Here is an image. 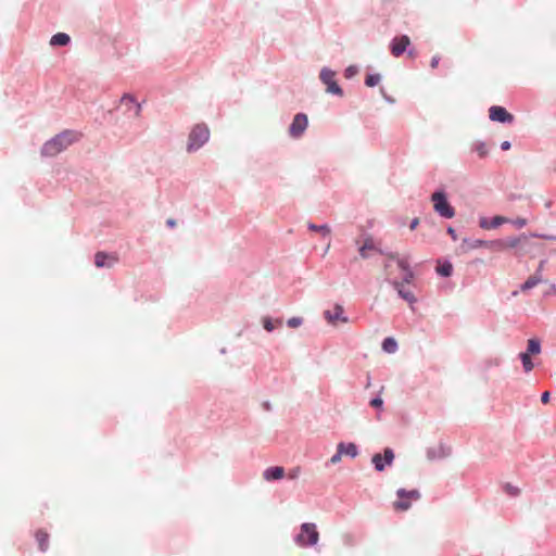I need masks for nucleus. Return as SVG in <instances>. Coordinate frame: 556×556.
Listing matches in <instances>:
<instances>
[{
  "mask_svg": "<svg viewBox=\"0 0 556 556\" xmlns=\"http://www.w3.org/2000/svg\"><path fill=\"white\" fill-rule=\"evenodd\" d=\"M388 258L391 261H396L399 268L404 271V277L402 281L391 280V264L388 262L384 265L387 278L390 280L392 286L397 291L399 295L405 300L409 305L416 303L417 299L414 295L413 291L406 288V285H410L414 281L415 275L413 270L409 268L408 262L405 258H399L395 254H388Z\"/></svg>",
  "mask_w": 556,
  "mask_h": 556,
  "instance_id": "f257e3e1",
  "label": "nucleus"
},
{
  "mask_svg": "<svg viewBox=\"0 0 556 556\" xmlns=\"http://www.w3.org/2000/svg\"><path fill=\"white\" fill-rule=\"evenodd\" d=\"M81 135L77 131L65 130L53 137L51 140L47 141L42 146L41 153L42 155L49 157L55 156L72 143L78 141Z\"/></svg>",
  "mask_w": 556,
  "mask_h": 556,
  "instance_id": "f03ea898",
  "label": "nucleus"
},
{
  "mask_svg": "<svg viewBox=\"0 0 556 556\" xmlns=\"http://www.w3.org/2000/svg\"><path fill=\"white\" fill-rule=\"evenodd\" d=\"M319 540V532L315 523L305 522L301 525L300 532L294 538L295 543L301 546H313Z\"/></svg>",
  "mask_w": 556,
  "mask_h": 556,
  "instance_id": "7ed1b4c3",
  "label": "nucleus"
},
{
  "mask_svg": "<svg viewBox=\"0 0 556 556\" xmlns=\"http://www.w3.org/2000/svg\"><path fill=\"white\" fill-rule=\"evenodd\" d=\"M210 138V129L205 124L195 125L190 134L187 144V151L193 152L200 149Z\"/></svg>",
  "mask_w": 556,
  "mask_h": 556,
  "instance_id": "20e7f679",
  "label": "nucleus"
},
{
  "mask_svg": "<svg viewBox=\"0 0 556 556\" xmlns=\"http://www.w3.org/2000/svg\"><path fill=\"white\" fill-rule=\"evenodd\" d=\"M396 494L399 498L393 503V507L397 511L408 510L412 506V502L418 501L420 497L417 490L406 491L405 489H400Z\"/></svg>",
  "mask_w": 556,
  "mask_h": 556,
  "instance_id": "39448f33",
  "label": "nucleus"
},
{
  "mask_svg": "<svg viewBox=\"0 0 556 556\" xmlns=\"http://www.w3.org/2000/svg\"><path fill=\"white\" fill-rule=\"evenodd\" d=\"M501 242L500 239L496 240H481V239H464L463 248L465 250L478 249V248H486L493 252H501Z\"/></svg>",
  "mask_w": 556,
  "mask_h": 556,
  "instance_id": "423d86ee",
  "label": "nucleus"
},
{
  "mask_svg": "<svg viewBox=\"0 0 556 556\" xmlns=\"http://www.w3.org/2000/svg\"><path fill=\"white\" fill-rule=\"evenodd\" d=\"M431 201L433 203V208L437 213L446 218L452 217V210L447 202L446 195L443 192H434L431 195Z\"/></svg>",
  "mask_w": 556,
  "mask_h": 556,
  "instance_id": "0eeeda50",
  "label": "nucleus"
},
{
  "mask_svg": "<svg viewBox=\"0 0 556 556\" xmlns=\"http://www.w3.org/2000/svg\"><path fill=\"white\" fill-rule=\"evenodd\" d=\"M527 236L521 235L518 237H508L505 239H500L501 244V252L506 251L508 249H515L516 255H523L522 245L523 243H527Z\"/></svg>",
  "mask_w": 556,
  "mask_h": 556,
  "instance_id": "6e6552de",
  "label": "nucleus"
},
{
  "mask_svg": "<svg viewBox=\"0 0 556 556\" xmlns=\"http://www.w3.org/2000/svg\"><path fill=\"white\" fill-rule=\"evenodd\" d=\"M307 125H308V118L306 116V114L304 113H298L290 127H289V135L292 137V138H300L305 129L307 128Z\"/></svg>",
  "mask_w": 556,
  "mask_h": 556,
  "instance_id": "1a4fd4ad",
  "label": "nucleus"
},
{
  "mask_svg": "<svg viewBox=\"0 0 556 556\" xmlns=\"http://www.w3.org/2000/svg\"><path fill=\"white\" fill-rule=\"evenodd\" d=\"M489 117L493 122L502 124H511L514 122V115L510 114L505 108L500 105H493L489 110Z\"/></svg>",
  "mask_w": 556,
  "mask_h": 556,
  "instance_id": "9d476101",
  "label": "nucleus"
},
{
  "mask_svg": "<svg viewBox=\"0 0 556 556\" xmlns=\"http://www.w3.org/2000/svg\"><path fill=\"white\" fill-rule=\"evenodd\" d=\"M334 76H336V73L328 68H324L320 72V79L327 86V92L342 96V93H343L342 89L336 83Z\"/></svg>",
  "mask_w": 556,
  "mask_h": 556,
  "instance_id": "9b49d317",
  "label": "nucleus"
},
{
  "mask_svg": "<svg viewBox=\"0 0 556 556\" xmlns=\"http://www.w3.org/2000/svg\"><path fill=\"white\" fill-rule=\"evenodd\" d=\"M121 106H124L126 112L135 118L141 115V104L138 103L134 96L126 93L121 98Z\"/></svg>",
  "mask_w": 556,
  "mask_h": 556,
  "instance_id": "f8f14e48",
  "label": "nucleus"
},
{
  "mask_svg": "<svg viewBox=\"0 0 556 556\" xmlns=\"http://www.w3.org/2000/svg\"><path fill=\"white\" fill-rule=\"evenodd\" d=\"M394 459V453L391 448H386L383 456L380 454H375L372 456V464L375 465L376 470L382 471L386 465H391Z\"/></svg>",
  "mask_w": 556,
  "mask_h": 556,
  "instance_id": "ddd939ff",
  "label": "nucleus"
},
{
  "mask_svg": "<svg viewBox=\"0 0 556 556\" xmlns=\"http://www.w3.org/2000/svg\"><path fill=\"white\" fill-rule=\"evenodd\" d=\"M410 45V39L406 35H402L400 37H395L390 46L391 53L394 56H400L404 53V51L407 49V47Z\"/></svg>",
  "mask_w": 556,
  "mask_h": 556,
  "instance_id": "4468645a",
  "label": "nucleus"
},
{
  "mask_svg": "<svg viewBox=\"0 0 556 556\" xmlns=\"http://www.w3.org/2000/svg\"><path fill=\"white\" fill-rule=\"evenodd\" d=\"M344 311L341 305H336L332 309L325 312V318L332 325L338 323H346L348 318L343 315Z\"/></svg>",
  "mask_w": 556,
  "mask_h": 556,
  "instance_id": "2eb2a0df",
  "label": "nucleus"
},
{
  "mask_svg": "<svg viewBox=\"0 0 556 556\" xmlns=\"http://www.w3.org/2000/svg\"><path fill=\"white\" fill-rule=\"evenodd\" d=\"M118 261V257L114 254H108L105 252H98L94 255V265L97 267H112L114 266Z\"/></svg>",
  "mask_w": 556,
  "mask_h": 556,
  "instance_id": "dca6fc26",
  "label": "nucleus"
},
{
  "mask_svg": "<svg viewBox=\"0 0 556 556\" xmlns=\"http://www.w3.org/2000/svg\"><path fill=\"white\" fill-rule=\"evenodd\" d=\"M509 220L506 217L503 216H494L492 218L488 217H480L479 219V226L482 229H495L500 226H502L505 223H508Z\"/></svg>",
  "mask_w": 556,
  "mask_h": 556,
  "instance_id": "f3484780",
  "label": "nucleus"
},
{
  "mask_svg": "<svg viewBox=\"0 0 556 556\" xmlns=\"http://www.w3.org/2000/svg\"><path fill=\"white\" fill-rule=\"evenodd\" d=\"M285 476V469L283 467L276 466V467H269L263 472V478L267 481L270 480H278L283 478Z\"/></svg>",
  "mask_w": 556,
  "mask_h": 556,
  "instance_id": "a211bd4d",
  "label": "nucleus"
},
{
  "mask_svg": "<svg viewBox=\"0 0 556 556\" xmlns=\"http://www.w3.org/2000/svg\"><path fill=\"white\" fill-rule=\"evenodd\" d=\"M358 250L362 258H367L370 251H378L371 237H366Z\"/></svg>",
  "mask_w": 556,
  "mask_h": 556,
  "instance_id": "6ab92c4d",
  "label": "nucleus"
},
{
  "mask_svg": "<svg viewBox=\"0 0 556 556\" xmlns=\"http://www.w3.org/2000/svg\"><path fill=\"white\" fill-rule=\"evenodd\" d=\"M543 281V276L541 274H533L530 276L521 286V291H528L538 286Z\"/></svg>",
  "mask_w": 556,
  "mask_h": 556,
  "instance_id": "aec40b11",
  "label": "nucleus"
},
{
  "mask_svg": "<svg viewBox=\"0 0 556 556\" xmlns=\"http://www.w3.org/2000/svg\"><path fill=\"white\" fill-rule=\"evenodd\" d=\"M342 455L355 457L357 455V446L354 443H339L337 446Z\"/></svg>",
  "mask_w": 556,
  "mask_h": 556,
  "instance_id": "412c9836",
  "label": "nucleus"
},
{
  "mask_svg": "<svg viewBox=\"0 0 556 556\" xmlns=\"http://www.w3.org/2000/svg\"><path fill=\"white\" fill-rule=\"evenodd\" d=\"M40 551L46 552L49 543V534L45 530H38L35 534Z\"/></svg>",
  "mask_w": 556,
  "mask_h": 556,
  "instance_id": "4be33fe9",
  "label": "nucleus"
},
{
  "mask_svg": "<svg viewBox=\"0 0 556 556\" xmlns=\"http://www.w3.org/2000/svg\"><path fill=\"white\" fill-rule=\"evenodd\" d=\"M70 42V36L65 33H58L52 36L50 45L52 46H66Z\"/></svg>",
  "mask_w": 556,
  "mask_h": 556,
  "instance_id": "5701e85b",
  "label": "nucleus"
},
{
  "mask_svg": "<svg viewBox=\"0 0 556 556\" xmlns=\"http://www.w3.org/2000/svg\"><path fill=\"white\" fill-rule=\"evenodd\" d=\"M307 227L309 230L318 232L321 237H329L331 233V229L328 225L317 226L313 223H308Z\"/></svg>",
  "mask_w": 556,
  "mask_h": 556,
  "instance_id": "b1692460",
  "label": "nucleus"
},
{
  "mask_svg": "<svg viewBox=\"0 0 556 556\" xmlns=\"http://www.w3.org/2000/svg\"><path fill=\"white\" fill-rule=\"evenodd\" d=\"M519 358H520V361L522 363V367H523L525 372H530L533 369V367H534V364H533V362L531 359L530 354L521 352L519 354Z\"/></svg>",
  "mask_w": 556,
  "mask_h": 556,
  "instance_id": "393cba45",
  "label": "nucleus"
},
{
  "mask_svg": "<svg viewBox=\"0 0 556 556\" xmlns=\"http://www.w3.org/2000/svg\"><path fill=\"white\" fill-rule=\"evenodd\" d=\"M472 151H475L479 157L483 159L489 154L486 143L483 141H477L472 144Z\"/></svg>",
  "mask_w": 556,
  "mask_h": 556,
  "instance_id": "a878e982",
  "label": "nucleus"
},
{
  "mask_svg": "<svg viewBox=\"0 0 556 556\" xmlns=\"http://www.w3.org/2000/svg\"><path fill=\"white\" fill-rule=\"evenodd\" d=\"M525 353H529L530 355L541 353L540 340L535 339V338L528 340V346H527V351Z\"/></svg>",
  "mask_w": 556,
  "mask_h": 556,
  "instance_id": "bb28decb",
  "label": "nucleus"
},
{
  "mask_svg": "<svg viewBox=\"0 0 556 556\" xmlns=\"http://www.w3.org/2000/svg\"><path fill=\"white\" fill-rule=\"evenodd\" d=\"M382 349L387 353H394L397 349V343L393 338H386L382 342Z\"/></svg>",
  "mask_w": 556,
  "mask_h": 556,
  "instance_id": "cd10ccee",
  "label": "nucleus"
},
{
  "mask_svg": "<svg viewBox=\"0 0 556 556\" xmlns=\"http://www.w3.org/2000/svg\"><path fill=\"white\" fill-rule=\"evenodd\" d=\"M451 271H452V265L448 262H445L443 264H441L440 262L438 263L437 273L439 275L447 277L451 275Z\"/></svg>",
  "mask_w": 556,
  "mask_h": 556,
  "instance_id": "c85d7f7f",
  "label": "nucleus"
},
{
  "mask_svg": "<svg viewBox=\"0 0 556 556\" xmlns=\"http://www.w3.org/2000/svg\"><path fill=\"white\" fill-rule=\"evenodd\" d=\"M276 324L280 326L282 321L280 319H277L275 323L270 317H264L263 318V326L267 331H273L276 327Z\"/></svg>",
  "mask_w": 556,
  "mask_h": 556,
  "instance_id": "c756f323",
  "label": "nucleus"
},
{
  "mask_svg": "<svg viewBox=\"0 0 556 556\" xmlns=\"http://www.w3.org/2000/svg\"><path fill=\"white\" fill-rule=\"evenodd\" d=\"M380 75L379 74H370L366 77L365 84L368 87H375L380 83Z\"/></svg>",
  "mask_w": 556,
  "mask_h": 556,
  "instance_id": "7c9ffc66",
  "label": "nucleus"
},
{
  "mask_svg": "<svg viewBox=\"0 0 556 556\" xmlns=\"http://www.w3.org/2000/svg\"><path fill=\"white\" fill-rule=\"evenodd\" d=\"M504 490L505 492L511 496V497H516L520 494V490L518 486H515L510 483H506L505 486H504Z\"/></svg>",
  "mask_w": 556,
  "mask_h": 556,
  "instance_id": "2f4dec72",
  "label": "nucleus"
},
{
  "mask_svg": "<svg viewBox=\"0 0 556 556\" xmlns=\"http://www.w3.org/2000/svg\"><path fill=\"white\" fill-rule=\"evenodd\" d=\"M303 319L301 317H292L288 319L287 324L290 328H298L302 325Z\"/></svg>",
  "mask_w": 556,
  "mask_h": 556,
  "instance_id": "473e14b6",
  "label": "nucleus"
},
{
  "mask_svg": "<svg viewBox=\"0 0 556 556\" xmlns=\"http://www.w3.org/2000/svg\"><path fill=\"white\" fill-rule=\"evenodd\" d=\"M514 226H516L517 228H522L527 225V219L526 218H522V217H518L514 220L510 222Z\"/></svg>",
  "mask_w": 556,
  "mask_h": 556,
  "instance_id": "72a5a7b5",
  "label": "nucleus"
},
{
  "mask_svg": "<svg viewBox=\"0 0 556 556\" xmlns=\"http://www.w3.org/2000/svg\"><path fill=\"white\" fill-rule=\"evenodd\" d=\"M342 456L343 455L340 453L339 448L337 447V453L334 455H332V457L330 458L331 464L339 463L341 460Z\"/></svg>",
  "mask_w": 556,
  "mask_h": 556,
  "instance_id": "f704fd0d",
  "label": "nucleus"
},
{
  "mask_svg": "<svg viewBox=\"0 0 556 556\" xmlns=\"http://www.w3.org/2000/svg\"><path fill=\"white\" fill-rule=\"evenodd\" d=\"M382 404H383V401H382L380 397H376V399H372V400L370 401V405H371L372 407H375V408H379V407H381V406H382Z\"/></svg>",
  "mask_w": 556,
  "mask_h": 556,
  "instance_id": "c9c22d12",
  "label": "nucleus"
},
{
  "mask_svg": "<svg viewBox=\"0 0 556 556\" xmlns=\"http://www.w3.org/2000/svg\"><path fill=\"white\" fill-rule=\"evenodd\" d=\"M531 236L532 237H538V238H543V239H546V240H556V236H552V235L533 233Z\"/></svg>",
  "mask_w": 556,
  "mask_h": 556,
  "instance_id": "e433bc0d",
  "label": "nucleus"
},
{
  "mask_svg": "<svg viewBox=\"0 0 556 556\" xmlns=\"http://www.w3.org/2000/svg\"><path fill=\"white\" fill-rule=\"evenodd\" d=\"M546 262H547L546 260H542V261L539 263V266H538V268H536V270H535V273H534V274H541V275H542V271H543V269H544V267H545Z\"/></svg>",
  "mask_w": 556,
  "mask_h": 556,
  "instance_id": "4c0bfd02",
  "label": "nucleus"
},
{
  "mask_svg": "<svg viewBox=\"0 0 556 556\" xmlns=\"http://www.w3.org/2000/svg\"><path fill=\"white\" fill-rule=\"evenodd\" d=\"M549 396H551V394H549L548 391L543 392L542 395H541V402L543 404H547L548 401H549Z\"/></svg>",
  "mask_w": 556,
  "mask_h": 556,
  "instance_id": "58836bf2",
  "label": "nucleus"
},
{
  "mask_svg": "<svg viewBox=\"0 0 556 556\" xmlns=\"http://www.w3.org/2000/svg\"><path fill=\"white\" fill-rule=\"evenodd\" d=\"M355 73H356V68H355V67H353V66H350V67H348V68H346V71H345V76H346V77H351V76H352V75H354Z\"/></svg>",
  "mask_w": 556,
  "mask_h": 556,
  "instance_id": "ea45409f",
  "label": "nucleus"
},
{
  "mask_svg": "<svg viewBox=\"0 0 556 556\" xmlns=\"http://www.w3.org/2000/svg\"><path fill=\"white\" fill-rule=\"evenodd\" d=\"M510 146H511V144H510V142H509V141H507V140H505V141H503V142L501 143V149H502L503 151H507V150H509V149H510Z\"/></svg>",
  "mask_w": 556,
  "mask_h": 556,
  "instance_id": "a19ab883",
  "label": "nucleus"
},
{
  "mask_svg": "<svg viewBox=\"0 0 556 556\" xmlns=\"http://www.w3.org/2000/svg\"><path fill=\"white\" fill-rule=\"evenodd\" d=\"M439 61H440V58H439V56H437V55H435V56H433V58H432V60H431L430 66H431L432 68H435V67L438 66V64H439Z\"/></svg>",
  "mask_w": 556,
  "mask_h": 556,
  "instance_id": "79ce46f5",
  "label": "nucleus"
},
{
  "mask_svg": "<svg viewBox=\"0 0 556 556\" xmlns=\"http://www.w3.org/2000/svg\"><path fill=\"white\" fill-rule=\"evenodd\" d=\"M418 224H419V219H418V218H415V219H413V222L410 223L409 228H410L412 230H414V229L417 227V225H418Z\"/></svg>",
  "mask_w": 556,
  "mask_h": 556,
  "instance_id": "37998d69",
  "label": "nucleus"
},
{
  "mask_svg": "<svg viewBox=\"0 0 556 556\" xmlns=\"http://www.w3.org/2000/svg\"><path fill=\"white\" fill-rule=\"evenodd\" d=\"M166 224H167V226H169V227H172V228H173V227H175V226H176V220H175V219H173V218H168V219L166 220Z\"/></svg>",
  "mask_w": 556,
  "mask_h": 556,
  "instance_id": "c03bdc74",
  "label": "nucleus"
},
{
  "mask_svg": "<svg viewBox=\"0 0 556 556\" xmlns=\"http://www.w3.org/2000/svg\"><path fill=\"white\" fill-rule=\"evenodd\" d=\"M298 473H299V469H295V470H293V471L289 475V477H290L291 479H295V478L298 477Z\"/></svg>",
  "mask_w": 556,
  "mask_h": 556,
  "instance_id": "a18cd8bd",
  "label": "nucleus"
},
{
  "mask_svg": "<svg viewBox=\"0 0 556 556\" xmlns=\"http://www.w3.org/2000/svg\"><path fill=\"white\" fill-rule=\"evenodd\" d=\"M447 233H448V235L454 233V230H452V227H448V228H447Z\"/></svg>",
  "mask_w": 556,
  "mask_h": 556,
  "instance_id": "49530a36",
  "label": "nucleus"
},
{
  "mask_svg": "<svg viewBox=\"0 0 556 556\" xmlns=\"http://www.w3.org/2000/svg\"><path fill=\"white\" fill-rule=\"evenodd\" d=\"M447 233H448V235L454 233V230H452V227H448V228H447Z\"/></svg>",
  "mask_w": 556,
  "mask_h": 556,
  "instance_id": "de8ad7c7",
  "label": "nucleus"
},
{
  "mask_svg": "<svg viewBox=\"0 0 556 556\" xmlns=\"http://www.w3.org/2000/svg\"><path fill=\"white\" fill-rule=\"evenodd\" d=\"M545 206L549 208L552 206V201L546 202Z\"/></svg>",
  "mask_w": 556,
  "mask_h": 556,
  "instance_id": "09e8293b",
  "label": "nucleus"
},
{
  "mask_svg": "<svg viewBox=\"0 0 556 556\" xmlns=\"http://www.w3.org/2000/svg\"><path fill=\"white\" fill-rule=\"evenodd\" d=\"M329 248H330V241L327 244L326 252L329 250Z\"/></svg>",
  "mask_w": 556,
  "mask_h": 556,
  "instance_id": "8fccbe9b",
  "label": "nucleus"
}]
</instances>
